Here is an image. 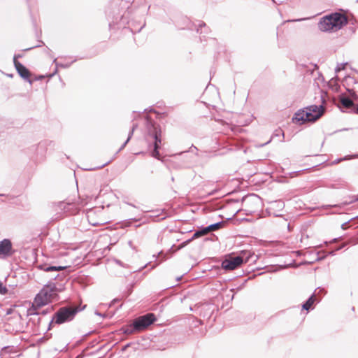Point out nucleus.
<instances>
[{"instance_id": "nucleus-1", "label": "nucleus", "mask_w": 358, "mask_h": 358, "mask_svg": "<svg viewBox=\"0 0 358 358\" xmlns=\"http://www.w3.org/2000/svg\"><path fill=\"white\" fill-rule=\"evenodd\" d=\"M324 112V108L322 105H311L296 112L293 121L299 124L306 122H315L323 115Z\"/></svg>"}, {"instance_id": "nucleus-2", "label": "nucleus", "mask_w": 358, "mask_h": 358, "mask_svg": "<svg viewBox=\"0 0 358 358\" xmlns=\"http://www.w3.org/2000/svg\"><path fill=\"white\" fill-rule=\"evenodd\" d=\"M62 290V286L57 287L56 284L49 282L44 285L42 289L34 298L33 307H42L50 303L52 300L57 296V293Z\"/></svg>"}, {"instance_id": "nucleus-3", "label": "nucleus", "mask_w": 358, "mask_h": 358, "mask_svg": "<svg viewBox=\"0 0 358 358\" xmlns=\"http://www.w3.org/2000/svg\"><path fill=\"white\" fill-rule=\"evenodd\" d=\"M346 23L347 18L344 15L334 13L323 17L318 24V27L322 31H337Z\"/></svg>"}, {"instance_id": "nucleus-4", "label": "nucleus", "mask_w": 358, "mask_h": 358, "mask_svg": "<svg viewBox=\"0 0 358 358\" xmlns=\"http://www.w3.org/2000/svg\"><path fill=\"white\" fill-rule=\"evenodd\" d=\"M148 134L146 136V141L148 144L152 143L153 145V150L151 153L152 157L159 159V152L158 151L162 143V131L159 125L155 124L152 122H148Z\"/></svg>"}, {"instance_id": "nucleus-5", "label": "nucleus", "mask_w": 358, "mask_h": 358, "mask_svg": "<svg viewBox=\"0 0 358 358\" xmlns=\"http://www.w3.org/2000/svg\"><path fill=\"white\" fill-rule=\"evenodd\" d=\"M79 311L78 307H62L55 314V316L51 319L50 324L55 322L57 324H62L69 322L73 319L76 314Z\"/></svg>"}, {"instance_id": "nucleus-6", "label": "nucleus", "mask_w": 358, "mask_h": 358, "mask_svg": "<svg viewBox=\"0 0 358 358\" xmlns=\"http://www.w3.org/2000/svg\"><path fill=\"white\" fill-rule=\"evenodd\" d=\"M155 320L156 317L153 313H148L145 315L138 317L133 322L134 329L136 331L145 329L152 324Z\"/></svg>"}, {"instance_id": "nucleus-7", "label": "nucleus", "mask_w": 358, "mask_h": 358, "mask_svg": "<svg viewBox=\"0 0 358 358\" xmlns=\"http://www.w3.org/2000/svg\"><path fill=\"white\" fill-rule=\"evenodd\" d=\"M246 262L247 259L244 260L243 257L241 255L229 256L222 261V266L224 270L232 271L236 269Z\"/></svg>"}, {"instance_id": "nucleus-8", "label": "nucleus", "mask_w": 358, "mask_h": 358, "mask_svg": "<svg viewBox=\"0 0 358 358\" xmlns=\"http://www.w3.org/2000/svg\"><path fill=\"white\" fill-rule=\"evenodd\" d=\"M20 57V55L14 56L13 63H14L15 67L17 73H19V75L22 78L27 80L30 84H31L32 81L29 79V76H30L29 71L23 64H22L20 62H19L17 60V58Z\"/></svg>"}, {"instance_id": "nucleus-9", "label": "nucleus", "mask_w": 358, "mask_h": 358, "mask_svg": "<svg viewBox=\"0 0 358 358\" xmlns=\"http://www.w3.org/2000/svg\"><path fill=\"white\" fill-rule=\"evenodd\" d=\"M14 250L10 240L5 238L0 241V255L8 257L12 256Z\"/></svg>"}, {"instance_id": "nucleus-10", "label": "nucleus", "mask_w": 358, "mask_h": 358, "mask_svg": "<svg viewBox=\"0 0 358 358\" xmlns=\"http://www.w3.org/2000/svg\"><path fill=\"white\" fill-rule=\"evenodd\" d=\"M40 270L44 271L45 272H57L63 271L67 268V266H49L47 264H40L38 266Z\"/></svg>"}, {"instance_id": "nucleus-11", "label": "nucleus", "mask_w": 358, "mask_h": 358, "mask_svg": "<svg viewBox=\"0 0 358 358\" xmlns=\"http://www.w3.org/2000/svg\"><path fill=\"white\" fill-rule=\"evenodd\" d=\"M340 101L343 106L346 108H351L354 106V102L352 101V100L347 96H341Z\"/></svg>"}, {"instance_id": "nucleus-12", "label": "nucleus", "mask_w": 358, "mask_h": 358, "mask_svg": "<svg viewBox=\"0 0 358 358\" xmlns=\"http://www.w3.org/2000/svg\"><path fill=\"white\" fill-rule=\"evenodd\" d=\"M38 307L37 306H35V308H34V307L32 306V308L29 310V314L30 315H45L47 314L48 313H49L50 311V310L52 309V308H46L45 310H43L41 311H39L37 310Z\"/></svg>"}, {"instance_id": "nucleus-13", "label": "nucleus", "mask_w": 358, "mask_h": 358, "mask_svg": "<svg viewBox=\"0 0 358 358\" xmlns=\"http://www.w3.org/2000/svg\"><path fill=\"white\" fill-rule=\"evenodd\" d=\"M314 295L310 296L305 303L303 304L302 308L304 310H308L314 303Z\"/></svg>"}, {"instance_id": "nucleus-14", "label": "nucleus", "mask_w": 358, "mask_h": 358, "mask_svg": "<svg viewBox=\"0 0 358 358\" xmlns=\"http://www.w3.org/2000/svg\"><path fill=\"white\" fill-rule=\"evenodd\" d=\"M223 224H224L223 222H218L217 223L210 224L209 226H208L209 232L219 229L223 225Z\"/></svg>"}, {"instance_id": "nucleus-15", "label": "nucleus", "mask_w": 358, "mask_h": 358, "mask_svg": "<svg viewBox=\"0 0 358 358\" xmlns=\"http://www.w3.org/2000/svg\"><path fill=\"white\" fill-rule=\"evenodd\" d=\"M136 127V124H134L132 126V129L131 130L129 131V136H128V138L125 141V142L122 144V145L120 147V150H122L125 146L127 144V143L129 141L130 138H131L132 135H133V133H134V131L135 129V128Z\"/></svg>"}, {"instance_id": "nucleus-16", "label": "nucleus", "mask_w": 358, "mask_h": 358, "mask_svg": "<svg viewBox=\"0 0 358 358\" xmlns=\"http://www.w3.org/2000/svg\"><path fill=\"white\" fill-rule=\"evenodd\" d=\"M75 61H76V59L72 60V61H71V62H69V63L62 64V63L58 62L57 61V59H54V61H53V62L55 64V66H56L57 67L68 68V67H69V66H71V64L72 63H73Z\"/></svg>"}, {"instance_id": "nucleus-17", "label": "nucleus", "mask_w": 358, "mask_h": 358, "mask_svg": "<svg viewBox=\"0 0 358 358\" xmlns=\"http://www.w3.org/2000/svg\"><path fill=\"white\" fill-rule=\"evenodd\" d=\"M135 331H136V330L134 329V326L132 324L129 327H127L124 329V333L127 334H133Z\"/></svg>"}, {"instance_id": "nucleus-18", "label": "nucleus", "mask_w": 358, "mask_h": 358, "mask_svg": "<svg viewBox=\"0 0 358 358\" xmlns=\"http://www.w3.org/2000/svg\"><path fill=\"white\" fill-rule=\"evenodd\" d=\"M346 65H347V63L338 64L335 69L336 72L338 73V72H340L341 71L343 70Z\"/></svg>"}, {"instance_id": "nucleus-19", "label": "nucleus", "mask_w": 358, "mask_h": 358, "mask_svg": "<svg viewBox=\"0 0 358 358\" xmlns=\"http://www.w3.org/2000/svg\"><path fill=\"white\" fill-rule=\"evenodd\" d=\"M65 277V275L62 273H60V274H57V275H52L50 278L51 279H54V280H63V278Z\"/></svg>"}, {"instance_id": "nucleus-20", "label": "nucleus", "mask_w": 358, "mask_h": 358, "mask_svg": "<svg viewBox=\"0 0 358 358\" xmlns=\"http://www.w3.org/2000/svg\"><path fill=\"white\" fill-rule=\"evenodd\" d=\"M8 292V289L3 286V283L0 281V294H6Z\"/></svg>"}, {"instance_id": "nucleus-21", "label": "nucleus", "mask_w": 358, "mask_h": 358, "mask_svg": "<svg viewBox=\"0 0 358 358\" xmlns=\"http://www.w3.org/2000/svg\"><path fill=\"white\" fill-rule=\"evenodd\" d=\"M272 205L273 206H275L276 208H282L284 207V203L283 202L279 201H274Z\"/></svg>"}, {"instance_id": "nucleus-22", "label": "nucleus", "mask_w": 358, "mask_h": 358, "mask_svg": "<svg viewBox=\"0 0 358 358\" xmlns=\"http://www.w3.org/2000/svg\"><path fill=\"white\" fill-rule=\"evenodd\" d=\"M199 231L200 234H201L202 236L206 235V234L209 233V230L208 229V227H204L202 229L199 230Z\"/></svg>"}, {"instance_id": "nucleus-23", "label": "nucleus", "mask_w": 358, "mask_h": 358, "mask_svg": "<svg viewBox=\"0 0 358 358\" xmlns=\"http://www.w3.org/2000/svg\"><path fill=\"white\" fill-rule=\"evenodd\" d=\"M10 347H4L1 350V355H4L6 353H7L9 350Z\"/></svg>"}, {"instance_id": "nucleus-24", "label": "nucleus", "mask_w": 358, "mask_h": 358, "mask_svg": "<svg viewBox=\"0 0 358 358\" xmlns=\"http://www.w3.org/2000/svg\"><path fill=\"white\" fill-rule=\"evenodd\" d=\"M316 255H317V257H316L315 260H317V261L323 259L325 257L324 256H320V252H317Z\"/></svg>"}, {"instance_id": "nucleus-25", "label": "nucleus", "mask_w": 358, "mask_h": 358, "mask_svg": "<svg viewBox=\"0 0 358 358\" xmlns=\"http://www.w3.org/2000/svg\"><path fill=\"white\" fill-rule=\"evenodd\" d=\"M347 159V157H344L343 159H336L335 161H334V162H332V164H336L339 163L340 162H341V161H343V160H345V159Z\"/></svg>"}, {"instance_id": "nucleus-26", "label": "nucleus", "mask_w": 358, "mask_h": 358, "mask_svg": "<svg viewBox=\"0 0 358 358\" xmlns=\"http://www.w3.org/2000/svg\"><path fill=\"white\" fill-rule=\"evenodd\" d=\"M201 236H202V235H201V234H200L199 231H196L194 234L192 238H198V237Z\"/></svg>"}, {"instance_id": "nucleus-27", "label": "nucleus", "mask_w": 358, "mask_h": 358, "mask_svg": "<svg viewBox=\"0 0 358 358\" xmlns=\"http://www.w3.org/2000/svg\"><path fill=\"white\" fill-rule=\"evenodd\" d=\"M347 225H348V222H345V223L342 224V225H341V228H342L343 229H345L347 228Z\"/></svg>"}, {"instance_id": "nucleus-28", "label": "nucleus", "mask_w": 358, "mask_h": 358, "mask_svg": "<svg viewBox=\"0 0 358 358\" xmlns=\"http://www.w3.org/2000/svg\"><path fill=\"white\" fill-rule=\"evenodd\" d=\"M354 113L356 114H358V106L355 108H354Z\"/></svg>"}, {"instance_id": "nucleus-29", "label": "nucleus", "mask_w": 358, "mask_h": 358, "mask_svg": "<svg viewBox=\"0 0 358 358\" xmlns=\"http://www.w3.org/2000/svg\"><path fill=\"white\" fill-rule=\"evenodd\" d=\"M203 27H204V26H206V24H205L204 22L200 23V24H199V27H203Z\"/></svg>"}, {"instance_id": "nucleus-30", "label": "nucleus", "mask_w": 358, "mask_h": 358, "mask_svg": "<svg viewBox=\"0 0 358 358\" xmlns=\"http://www.w3.org/2000/svg\"><path fill=\"white\" fill-rule=\"evenodd\" d=\"M271 140L270 139L268 142H266L265 143L262 144V146L265 145L271 142Z\"/></svg>"}, {"instance_id": "nucleus-31", "label": "nucleus", "mask_w": 358, "mask_h": 358, "mask_svg": "<svg viewBox=\"0 0 358 358\" xmlns=\"http://www.w3.org/2000/svg\"><path fill=\"white\" fill-rule=\"evenodd\" d=\"M356 201H358V195L355 197V199L354 200L352 201V202Z\"/></svg>"}, {"instance_id": "nucleus-32", "label": "nucleus", "mask_w": 358, "mask_h": 358, "mask_svg": "<svg viewBox=\"0 0 358 358\" xmlns=\"http://www.w3.org/2000/svg\"><path fill=\"white\" fill-rule=\"evenodd\" d=\"M343 248V246H339V248H338L336 249V250H339L342 249Z\"/></svg>"}, {"instance_id": "nucleus-33", "label": "nucleus", "mask_w": 358, "mask_h": 358, "mask_svg": "<svg viewBox=\"0 0 358 358\" xmlns=\"http://www.w3.org/2000/svg\"><path fill=\"white\" fill-rule=\"evenodd\" d=\"M329 254L331 255H334V251L330 252Z\"/></svg>"}, {"instance_id": "nucleus-34", "label": "nucleus", "mask_w": 358, "mask_h": 358, "mask_svg": "<svg viewBox=\"0 0 358 358\" xmlns=\"http://www.w3.org/2000/svg\"><path fill=\"white\" fill-rule=\"evenodd\" d=\"M182 277L177 278V281H179L181 279Z\"/></svg>"}, {"instance_id": "nucleus-35", "label": "nucleus", "mask_w": 358, "mask_h": 358, "mask_svg": "<svg viewBox=\"0 0 358 358\" xmlns=\"http://www.w3.org/2000/svg\"><path fill=\"white\" fill-rule=\"evenodd\" d=\"M337 241V238H334V239L333 240V242H335V241Z\"/></svg>"}]
</instances>
